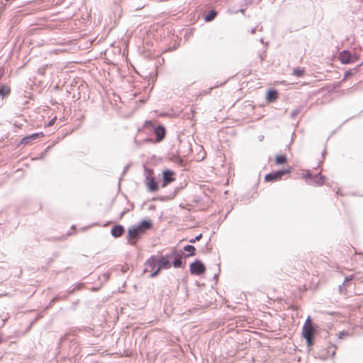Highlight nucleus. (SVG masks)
Returning a JSON list of instances; mask_svg holds the SVG:
<instances>
[{
	"instance_id": "1",
	"label": "nucleus",
	"mask_w": 363,
	"mask_h": 363,
	"mask_svg": "<svg viewBox=\"0 0 363 363\" xmlns=\"http://www.w3.org/2000/svg\"><path fill=\"white\" fill-rule=\"evenodd\" d=\"M152 222L147 220H143L138 225L128 229V242L131 245H135L138 240L145 233V232L152 228Z\"/></svg>"
},
{
	"instance_id": "2",
	"label": "nucleus",
	"mask_w": 363,
	"mask_h": 363,
	"mask_svg": "<svg viewBox=\"0 0 363 363\" xmlns=\"http://www.w3.org/2000/svg\"><path fill=\"white\" fill-rule=\"evenodd\" d=\"M315 333V328L313 326L310 317L306 320L303 327L302 334L307 341V345L311 346L313 345V337Z\"/></svg>"
},
{
	"instance_id": "3",
	"label": "nucleus",
	"mask_w": 363,
	"mask_h": 363,
	"mask_svg": "<svg viewBox=\"0 0 363 363\" xmlns=\"http://www.w3.org/2000/svg\"><path fill=\"white\" fill-rule=\"evenodd\" d=\"M171 258L172 255L170 254L165 255L164 256H161L159 259H157V268L150 274V277L151 278L157 277L160 270L162 269H169L171 267Z\"/></svg>"
},
{
	"instance_id": "4",
	"label": "nucleus",
	"mask_w": 363,
	"mask_h": 363,
	"mask_svg": "<svg viewBox=\"0 0 363 363\" xmlns=\"http://www.w3.org/2000/svg\"><path fill=\"white\" fill-rule=\"evenodd\" d=\"M290 172H291L290 169L274 172L267 174L265 176L264 179H265L266 182H269L279 181L282 178V177L284 175L289 174Z\"/></svg>"
},
{
	"instance_id": "5",
	"label": "nucleus",
	"mask_w": 363,
	"mask_h": 363,
	"mask_svg": "<svg viewBox=\"0 0 363 363\" xmlns=\"http://www.w3.org/2000/svg\"><path fill=\"white\" fill-rule=\"evenodd\" d=\"M205 270L206 267L204 264L199 259H196L190 264V272L193 274L201 275Z\"/></svg>"
},
{
	"instance_id": "6",
	"label": "nucleus",
	"mask_w": 363,
	"mask_h": 363,
	"mask_svg": "<svg viewBox=\"0 0 363 363\" xmlns=\"http://www.w3.org/2000/svg\"><path fill=\"white\" fill-rule=\"evenodd\" d=\"M157 258L155 256H151L145 263L144 272L152 274L157 268Z\"/></svg>"
},
{
	"instance_id": "7",
	"label": "nucleus",
	"mask_w": 363,
	"mask_h": 363,
	"mask_svg": "<svg viewBox=\"0 0 363 363\" xmlns=\"http://www.w3.org/2000/svg\"><path fill=\"white\" fill-rule=\"evenodd\" d=\"M339 60L342 64L352 63V53L347 50H344L339 54Z\"/></svg>"
},
{
	"instance_id": "8",
	"label": "nucleus",
	"mask_w": 363,
	"mask_h": 363,
	"mask_svg": "<svg viewBox=\"0 0 363 363\" xmlns=\"http://www.w3.org/2000/svg\"><path fill=\"white\" fill-rule=\"evenodd\" d=\"M146 184L148 190L151 192L156 191L158 189L157 182L154 177H150V172L146 175Z\"/></svg>"
},
{
	"instance_id": "9",
	"label": "nucleus",
	"mask_w": 363,
	"mask_h": 363,
	"mask_svg": "<svg viewBox=\"0 0 363 363\" xmlns=\"http://www.w3.org/2000/svg\"><path fill=\"white\" fill-rule=\"evenodd\" d=\"M162 174H163V182H162V186L163 187L167 186L169 184H170L172 182H173L174 180V173L172 170H169V169L164 170V171H163Z\"/></svg>"
},
{
	"instance_id": "10",
	"label": "nucleus",
	"mask_w": 363,
	"mask_h": 363,
	"mask_svg": "<svg viewBox=\"0 0 363 363\" xmlns=\"http://www.w3.org/2000/svg\"><path fill=\"white\" fill-rule=\"evenodd\" d=\"M170 255L172 257H174V259L173 260V266L175 268H180L183 267V262H182V252H178L177 250H173Z\"/></svg>"
},
{
	"instance_id": "11",
	"label": "nucleus",
	"mask_w": 363,
	"mask_h": 363,
	"mask_svg": "<svg viewBox=\"0 0 363 363\" xmlns=\"http://www.w3.org/2000/svg\"><path fill=\"white\" fill-rule=\"evenodd\" d=\"M155 134L156 135L155 142L160 143L164 138L166 135V130L164 126L158 125L155 128Z\"/></svg>"
},
{
	"instance_id": "12",
	"label": "nucleus",
	"mask_w": 363,
	"mask_h": 363,
	"mask_svg": "<svg viewBox=\"0 0 363 363\" xmlns=\"http://www.w3.org/2000/svg\"><path fill=\"white\" fill-rule=\"evenodd\" d=\"M43 136V133H35L28 136L24 137L21 140V144L27 145L31 143V141L38 139Z\"/></svg>"
},
{
	"instance_id": "13",
	"label": "nucleus",
	"mask_w": 363,
	"mask_h": 363,
	"mask_svg": "<svg viewBox=\"0 0 363 363\" xmlns=\"http://www.w3.org/2000/svg\"><path fill=\"white\" fill-rule=\"evenodd\" d=\"M124 233H125V228L121 225H114L111 230V235L116 238H120L121 236L123 235V234Z\"/></svg>"
},
{
	"instance_id": "14",
	"label": "nucleus",
	"mask_w": 363,
	"mask_h": 363,
	"mask_svg": "<svg viewBox=\"0 0 363 363\" xmlns=\"http://www.w3.org/2000/svg\"><path fill=\"white\" fill-rule=\"evenodd\" d=\"M279 96V93L277 89L270 88L266 92V100L267 102L274 101Z\"/></svg>"
},
{
	"instance_id": "15",
	"label": "nucleus",
	"mask_w": 363,
	"mask_h": 363,
	"mask_svg": "<svg viewBox=\"0 0 363 363\" xmlns=\"http://www.w3.org/2000/svg\"><path fill=\"white\" fill-rule=\"evenodd\" d=\"M11 94V88L5 84H0V97L4 99Z\"/></svg>"
},
{
	"instance_id": "16",
	"label": "nucleus",
	"mask_w": 363,
	"mask_h": 363,
	"mask_svg": "<svg viewBox=\"0 0 363 363\" xmlns=\"http://www.w3.org/2000/svg\"><path fill=\"white\" fill-rule=\"evenodd\" d=\"M218 16V11L216 9H211L209 12L203 15L205 22H211L213 21Z\"/></svg>"
},
{
	"instance_id": "17",
	"label": "nucleus",
	"mask_w": 363,
	"mask_h": 363,
	"mask_svg": "<svg viewBox=\"0 0 363 363\" xmlns=\"http://www.w3.org/2000/svg\"><path fill=\"white\" fill-rule=\"evenodd\" d=\"M325 182V179L322 176H315L313 177L311 180L308 182L310 184H316V185H322Z\"/></svg>"
},
{
	"instance_id": "18",
	"label": "nucleus",
	"mask_w": 363,
	"mask_h": 363,
	"mask_svg": "<svg viewBox=\"0 0 363 363\" xmlns=\"http://www.w3.org/2000/svg\"><path fill=\"white\" fill-rule=\"evenodd\" d=\"M184 250L186 252H188V254L185 255V257H190V256H194L195 255V252H196V248L194 246L191 245H187L186 246L184 247Z\"/></svg>"
},
{
	"instance_id": "19",
	"label": "nucleus",
	"mask_w": 363,
	"mask_h": 363,
	"mask_svg": "<svg viewBox=\"0 0 363 363\" xmlns=\"http://www.w3.org/2000/svg\"><path fill=\"white\" fill-rule=\"evenodd\" d=\"M287 158L284 155H279L275 157L274 162L277 164H282L286 163Z\"/></svg>"
},
{
	"instance_id": "20",
	"label": "nucleus",
	"mask_w": 363,
	"mask_h": 363,
	"mask_svg": "<svg viewBox=\"0 0 363 363\" xmlns=\"http://www.w3.org/2000/svg\"><path fill=\"white\" fill-rule=\"evenodd\" d=\"M361 65H362V64L357 65L354 69H348V70L345 71V74H344L343 79H345L351 77L354 74V72H357Z\"/></svg>"
},
{
	"instance_id": "21",
	"label": "nucleus",
	"mask_w": 363,
	"mask_h": 363,
	"mask_svg": "<svg viewBox=\"0 0 363 363\" xmlns=\"http://www.w3.org/2000/svg\"><path fill=\"white\" fill-rule=\"evenodd\" d=\"M305 72V69L303 68L296 67L293 70V74L297 77H302Z\"/></svg>"
},
{
	"instance_id": "22",
	"label": "nucleus",
	"mask_w": 363,
	"mask_h": 363,
	"mask_svg": "<svg viewBox=\"0 0 363 363\" xmlns=\"http://www.w3.org/2000/svg\"><path fill=\"white\" fill-rule=\"evenodd\" d=\"M267 45V43H266V44L264 45V47H263V49H262V52H259V54H258V55H259V59H260V61H262V60H263V59H264V56H265V55H264V54H265V52H266Z\"/></svg>"
},
{
	"instance_id": "23",
	"label": "nucleus",
	"mask_w": 363,
	"mask_h": 363,
	"mask_svg": "<svg viewBox=\"0 0 363 363\" xmlns=\"http://www.w3.org/2000/svg\"><path fill=\"white\" fill-rule=\"evenodd\" d=\"M213 89V87L209 88L208 90H203L201 91L198 97L207 95L211 93V90Z\"/></svg>"
},
{
	"instance_id": "24",
	"label": "nucleus",
	"mask_w": 363,
	"mask_h": 363,
	"mask_svg": "<svg viewBox=\"0 0 363 363\" xmlns=\"http://www.w3.org/2000/svg\"><path fill=\"white\" fill-rule=\"evenodd\" d=\"M302 177H303V178H305L306 179H309L308 182H310L313 177L311 174L308 171L303 172Z\"/></svg>"
},
{
	"instance_id": "25",
	"label": "nucleus",
	"mask_w": 363,
	"mask_h": 363,
	"mask_svg": "<svg viewBox=\"0 0 363 363\" xmlns=\"http://www.w3.org/2000/svg\"><path fill=\"white\" fill-rule=\"evenodd\" d=\"M202 238V234L200 233L197 236H196L194 238L190 239L189 242L194 243L196 241L199 240Z\"/></svg>"
},
{
	"instance_id": "26",
	"label": "nucleus",
	"mask_w": 363,
	"mask_h": 363,
	"mask_svg": "<svg viewBox=\"0 0 363 363\" xmlns=\"http://www.w3.org/2000/svg\"><path fill=\"white\" fill-rule=\"evenodd\" d=\"M358 59H359V55L357 53H354V54L352 53V60H353L352 62H356Z\"/></svg>"
},
{
	"instance_id": "27",
	"label": "nucleus",
	"mask_w": 363,
	"mask_h": 363,
	"mask_svg": "<svg viewBox=\"0 0 363 363\" xmlns=\"http://www.w3.org/2000/svg\"><path fill=\"white\" fill-rule=\"evenodd\" d=\"M57 120V116H55L54 118H52L50 121L49 123H48V126H51L54 124V123L55 122V121Z\"/></svg>"
},
{
	"instance_id": "28",
	"label": "nucleus",
	"mask_w": 363,
	"mask_h": 363,
	"mask_svg": "<svg viewBox=\"0 0 363 363\" xmlns=\"http://www.w3.org/2000/svg\"><path fill=\"white\" fill-rule=\"evenodd\" d=\"M66 121L65 116H63L62 118H59V121L62 123H64Z\"/></svg>"
},
{
	"instance_id": "29",
	"label": "nucleus",
	"mask_w": 363,
	"mask_h": 363,
	"mask_svg": "<svg viewBox=\"0 0 363 363\" xmlns=\"http://www.w3.org/2000/svg\"><path fill=\"white\" fill-rule=\"evenodd\" d=\"M128 166L125 167L122 175H124L125 174V172L128 170Z\"/></svg>"
},
{
	"instance_id": "30",
	"label": "nucleus",
	"mask_w": 363,
	"mask_h": 363,
	"mask_svg": "<svg viewBox=\"0 0 363 363\" xmlns=\"http://www.w3.org/2000/svg\"><path fill=\"white\" fill-rule=\"evenodd\" d=\"M218 274H217V273H216V274H214V276H213V279L216 281V280L218 279Z\"/></svg>"
},
{
	"instance_id": "31",
	"label": "nucleus",
	"mask_w": 363,
	"mask_h": 363,
	"mask_svg": "<svg viewBox=\"0 0 363 363\" xmlns=\"http://www.w3.org/2000/svg\"><path fill=\"white\" fill-rule=\"evenodd\" d=\"M126 212H127V211H123L121 213V215H120V218H121L125 215V213Z\"/></svg>"
},
{
	"instance_id": "32",
	"label": "nucleus",
	"mask_w": 363,
	"mask_h": 363,
	"mask_svg": "<svg viewBox=\"0 0 363 363\" xmlns=\"http://www.w3.org/2000/svg\"><path fill=\"white\" fill-rule=\"evenodd\" d=\"M256 30H257V28H251V30H250L251 34H252V33H254L256 31Z\"/></svg>"
},
{
	"instance_id": "33",
	"label": "nucleus",
	"mask_w": 363,
	"mask_h": 363,
	"mask_svg": "<svg viewBox=\"0 0 363 363\" xmlns=\"http://www.w3.org/2000/svg\"><path fill=\"white\" fill-rule=\"evenodd\" d=\"M3 74H4V69H1L0 68V78L2 77Z\"/></svg>"
},
{
	"instance_id": "34",
	"label": "nucleus",
	"mask_w": 363,
	"mask_h": 363,
	"mask_svg": "<svg viewBox=\"0 0 363 363\" xmlns=\"http://www.w3.org/2000/svg\"><path fill=\"white\" fill-rule=\"evenodd\" d=\"M190 111H191V113H192V114L196 113V112H195V111H194V110H192V109L191 108V110H190Z\"/></svg>"
},
{
	"instance_id": "35",
	"label": "nucleus",
	"mask_w": 363,
	"mask_h": 363,
	"mask_svg": "<svg viewBox=\"0 0 363 363\" xmlns=\"http://www.w3.org/2000/svg\"><path fill=\"white\" fill-rule=\"evenodd\" d=\"M259 41H260L262 44H264V41H263V38H261L259 39Z\"/></svg>"
},
{
	"instance_id": "36",
	"label": "nucleus",
	"mask_w": 363,
	"mask_h": 363,
	"mask_svg": "<svg viewBox=\"0 0 363 363\" xmlns=\"http://www.w3.org/2000/svg\"><path fill=\"white\" fill-rule=\"evenodd\" d=\"M291 113H293V114L298 113V111H293Z\"/></svg>"
},
{
	"instance_id": "37",
	"label": "nucleus",
	"mask_w": 363,
	"mask_h": 363,
	"mask_svg": "<svg viewBox=\"0 0 363 363\" xmlns=\"http://www.w3.org/2000/svg\"><path fill=\"white\" fill-rule=\"evenodd\" d=\"M104 277L105 279H108V276L106 274H104Z\"/></svg>"
},
{
	"instance_id": "38",
	"label": "nucleus",
	"mask_w": 363,
	"mask_h": 363,
	"mask_svg": "<svg viewBox=\"0 0 363 363\" xmlns=\"http://www.w3.org/2000/svg\"><path fill=\"white\" fill-rule=\"evenodd\" d=\"M244 11H245V9H241L240 10V12H244Z\"/></svg>"
},
{
	"instance_id": "39",
	"label": "nucleus",
	"mask_w": 363,
	"mask_h": 363,
	"mask_svg": "<svg viewBox=\"0 0 363 363\" xmlns=\"http://www.w3.org/2000/svg\"><path fill=\"white\" fill-rule=\"evenodd\" d=\"M82 118H83V116H81L80 118H77V120H81Z\"/></svg>"
},
{
	"instance_id": "40",
	"label": "nucleus",
	"mask_w": 363,
	"mask_h": 363,
	"mask_svg": "<svg viewBox=\"0 0 363 363\" xmlns=\"http://www.w3.org/2000/svg\"><path fill=\"white\" fill-rule=\"evenodd\" d=\"M160 113L164 114V113H167V112H161Z\"/></svg>"
},
{
	"instance_id": "41",
	"label": "nucleus",
	"mask_w": 363,
	"mask_h": 363,
	"mask_svg": "<svg viewBox=\"0 0 363 363\" xmlns=\"http://www.w3.org/2000/svg\"><path fill=\"white\" fill-rule=\"evenodd\" d=\"M218 267H219V265H218ZM218 271L220 272V269L219 268H218Z\"/></svg>"
},
{
	"instance_id": "42",
	"label": "nucleus",
	"mask_w": 363,
	"mask_h": 363,
	"mask_svg": "<svg viewBox=\"0 0 363 363\" xmlns=\"http://www.w3.org/2000/svg\"><path fill=\"white\" fill-rule=\"evenodd\" d=\"M350 279H352V277L350 278ZM346 280H349V278H346Z\"/></svg>"
},
{
	"instance_id": "43",
	"label": "nucleus",
	"mask_w": 363,
	"mask_h": 363,
	"mask_svg": "<svg viewBox=\"0 0 363 363\" xmlns=\"http://www.w3.org/2000/svg\"><path fill=\"white\" fill-rule=\"evenodd\" d=\"M1 340H2V339H1V337H0V342H1Z\"/></svg>"
}]
</instances>
